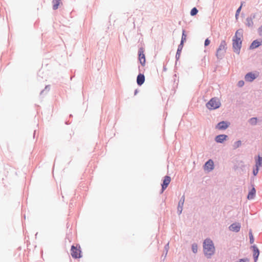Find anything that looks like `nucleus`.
I'll list each match as a JSON object with an SVG mask.
<instances>
[{"label": "nucleus", "mask_w": 262, "mask_h": 262, "mask_svg": "<svg viewBox=\"0 0 262 262\" xmlns=\"http://www.w3.org/2000/svg\"><path fill=\"white\" fill-rule=\"evenodd\" d=\"M203 250L205 255L208 257H209L211 255L213 254L215 248L211 240L206 239L204 241L203 243Z\"/></svg>", "instance_id": "f03ea898"}, {"label": "nucleus", "mask_w": 262, "mask_h": 262, "mask_svg": "<svg viewBox=\"0 0 262 262\" xmlns=\"http://www.w3.org/2000/svg\"><path fill=\"white\" fill-rule=\"evenodd\" d=\"M214 168V163L213 161L210 159L204 165V169L205 170L210 171Z\"/></svg>", "instance_id": "0eeeda50"}, {"label": "nucleus", "mask_w": 262, "mask_h": 262, "mask_svg": "<svg viewBox=\"0 0 262 262\" xmlns=\"http://www.w3.org/2000/svg\"><path fill=\"white\" fill-rule=\"evenodd\" d=\"M257 76V75H255V74L249 73L246 75L245 79L247 81L251 82L254 79H255Z\"/></svg>", "instance_id": "9d476101"}, {"label": "nucleus", "mask_w": 262, "mask_h": 262, "mask_svg": "<svg viewBox=\"0 0 262 262\" xmlns=\"http://www.w3.org/2000/svg\"><path fill=\"white\" fill-rule=\"evenodd\" d=\"M192 251L194 252V253H196L197 252V251H198V246L196 244H193L192 245Z\"/></svg>", "instance_id": "4be33fe9"}, {"label": "nucleus", "mask_w": 262, "mask_h": 262, "mask_svg": "<svg viewBox=\"0 0 262 262\" xmlns=\"http://www.w3.org/2000/svg\"><path fill=\"white\" fill-rule=\"evenodd\" d=\"M53 9L56 10L58 9V6L60 4V0H53Z\"/></svg>", "instance_id": "dca6fc26"}, {"label": "nucleus", "mask_w": 262, "mask_h": 262, "mask_svg": "<svg viewBox=\"0 0 262 262\" xmlns=\"http://www.w3.org/2000/svg\"><path fill=\"white\" fill-rule=\"evenodd\" d=\"M243 31L238 30L235 32V34L233 38V48L234 52H239L242 43Z\"/></svg>", "instance_id": "f257e3e1"}, {"label": "nucleus", "mask_w": 262, "mask_h": 262, "mask_svg": "<svg viewBox=\"0 0 262 262\" xmlns=\"http://www.w3.org/2000/svg\"><path fill=\"white\" fill-rule=\"evenodd\" d=\"M221 105V102L218 98H213L206 104L207 107L209 110H215Z\"/></svg>", "instance_id": "20e7f679"}, {"label": "nucleus", "mask_w": 262, "mask_h": 262, "mask_svg": "<svg viewBox=\"0 0 262 262\" xmlns=\"http://www.w3.org/2000/svg\"><path fill=\"white\" fill-rule=\"evenodd\" d=\"M252 248L253 249V257L254 259V262H256L259 254V250L255 246H253Z\"/></svg>", "instance_id": "f8f14e48"}, {"label": "nucleus", "mask_w": 262, "mask_h": 262, "mask_svg": "<svg viewBox=\"0 0 262 262\" xmlns=\"http://www.w3.org/2000/svg\"><path fill=\"white\" fill-rule=\"evenodd\" d=\"M81 251L74 246L71 247V255L74 258H78L81 257Z\"/></svg>", "instance_id": "39448f33"}, {"label": "nucleus", "mask_w": 262, "mask_h": 262, "mask_svg": "<svg viewBox=\"0 0 262 262\" xmlns=\"http://www.w3.org/2000/svg\"><path fill=\"white\" fill-rule=\"evenodd\" d=\"M181 51V49H180V46L179 47V48L178 49V52L177 53L179 52V51Z\"/></svg>", "instance_id": "7c9ffc66"}, {"label": "nucleus", "mask_w": 262, "mask_h": 262, "mask_svg": "<svg viewBox=\"0 0 262 262\" xmlns=\"http://www.w3.org/2000/svg\"><path fill=\"white\" fill-rule=\"evenodd\" d=\"M210 40L209 39L207 38L205 41L204 45L205 46H207L210 44Z\"/></svg>", "instance_id": "bb28decb"}, {"label": "nucleus", "mask_w": 262, "mask_h": 262, "mask_svg": "<svg viewBox=\"0 0 262 262\" xmlns=\"http://www.w3.org/2000/svg\"><path fill=\"white\" fill-rule=\"evenodd\" d=\"M198 11L196 8H193L191 9L190 14L192 16H194L196 15L198 13Z\"/></svg>", "instance_id": "aec40b11"}, {"label": "nucleus", "mask_w": 262, "mask_h": 262, "mask_svg": "<svg viewBox=\"0 0 262 262\" xmlns=\"http://www.w3.org/2000/svg\"><path fill=\"white\" fill-rule=\"evenodd\" d=\"M227 136L225 135H218L215 138L216 142L218 143H222L226 139Z\"/></svg>", "instance_id": "4468645a"}, {"label": "nucleus", "mask_w": 262, "mask_h": 262, "mask_svg": "<svg viewBox=\"0 0 262 262\" xmlns=\"http://www.w3.org/2000/svg\"><path fill=\"white\" fill-rule=\"evenodd\" d=\"M256 193V190L255 188L253 187L251 191L249 192L247 198L249 200L253 199L255 196Z\"/></svg>", "instance_id": "2eb2a0df"}, {"label": "nucleus", "mask_w": 262, "mask_h": 262, "mask_svg": "<svg viewBox=\"0 0 262 262\" xmlns=\"http://www.w3.org/2000/svg\"><path fill=\"white\" fill-rule=\"evenodd\" d=\"M244 82L243 80L239 81L238 82V86L239 87L243 86L244 85Z\"/></svg>", "instance_id": "cd10ccee"}, {"label": "nucleus", "mask_w": 262, "mask_h": 262, "mask_svg": "<svg viewBox=\"0 0 262 262\" xmlns=\"http://www.w3.org/2000/svg\"><path fill=\"white\" fill-rule=\"evenodd\" d=\"M262 166V158L259 156L258 157V159L256 160L255 167H259Z\"/></svg>", "instance_id": "a211bd4d"}, {"label": "nucleus", "mask_w": 262, "mask_h": 262, "mask_svg": "<svg viewBox=\"0 0 262 262\" xmlns=\"http://www.w3.org/2000/svg\"><path fill=\"white\" fill-rule=\"evenodd\" d=\"M139 60L142 66H144L146 62L145 56L144 54L143 48H140L139 50Z\"/></svg>", "instance_id": "423d86ee"}, {"label": "nucleus", "mask_w": 262, "mask_h": 262, "mask_svg": "<svg viewBox=\"0 0 262 262\" xmlns=\"http://www.w3.org/2000/svg\"><path fill=\"white\" fill-rule=\"evenodd\" d=\"M259 170V167H256L253 170V173L254 176H256Z\"/></svg>", "instance_id": "393cba45"}, {"label": "nucleus", "mask_w": 262, "mask_h": 262, "mask_svg": "<svg viewBox=\"0 0 262 262\" xmlns=\"http://www.w3.org/2000/svg\"><path fill=\"white\" fill-rule=\"evenodd\" d=\"M186 35L185 34V31L183 30L182 36V40H181V45H183L184 41L186 40Z\"/></svg>", "instance_id": "6ab92c4d"}, {"label": "nucleus", "mask_w": 262, "mask_h": 262, "mask_svg": "<svg viewBox=\"0 0 262 262\" xmlns=\"http://www.w3.org/2000/svg\"><path fill=\"white\" fill-rule=\"evenodd\" d=\"M229 125V123L228 122L222 121L217 124L216 128L219 129H225L228 127Z\"/></svg>", "instance_id": "9b49d317"}, {"label": "nucleus", "mask_w": 262, "mask_h": 262, "mask_svg": "<svg viewBox=\"0 0 262 262\" xmlns=\"http://www.w3.org/2000/svg\"><path fill=\"white\" fill-rule=\"evenodd\" d=\"M145 81V77L143 74H140L138 75L137 79V82L138 85H141Z\"/></svg>", "instance_id": "ddd939ff"}, {"label": "nucleus", "mask_w": 262, "mask_h": 262, "mask_svg": "<svg viewBox=\"0 0 262 262\" xmlns=\"http://www.w3.org/2000/svg\"><path fill=\"white\" fill-rule=\"evenodd\" d=\"M259 34L260 36H262V26L258 29Z\"/></svg>", "instance_id": "c756f323"}, {"label": "nucleus", "mask_w": 262, "mask_h": 262, "mask_svg": "<svg viewBox=\"0 0 262 262\" xmlns=\"http://www.w3.org/2000/svg\"><path fill=\"white\" fill-rule=\"evenodd\" d=\"M249 237L250 243L253 244L254 243V237L251 230L249 232Z\"/></svg>", "instance_id": "412c9836"}, {"label": "nucleus", "mask_w": 262, "mask_h": 262, "mask_svg": "<svg viewBox=\"0 0 262 262\" xmlns=\"http://www.w3.org/2000/svg\"><path fill=\"white\" fill-rule=\"evenodd\" d=\"M242 6V5L236 10V14H235V17L236 18H237V16L241 10Z\"/></svg>", "instance_id": "a878e982"}, {"label": "nucleus", "mask_w": 262, "mask_h": 262, "mask_svg": "<svg viewBox=\"0 0 262 262\" xmlns=\"http://www.w3.org/2000/svg\"><path fill=\"white\" fill-rule=\"evenodd\" d=\"M241 228V225L239 223H233L229 226L230 230L234 232H238Z\"/></svg>", "instance_id": "1a4fd4ad"}, {"label": "nucleus", "mask_w": 262, "mask_h": 262, "mask_svg": "<svg viewBox=\"0 0 262 262\" xmlns=\"http://www.w3.org/2000/svg\"><path fill=\"white\" fill-rule=\"evenodd\" d=\"M261 45L260 42L257 40H254L252 42L250 46L251 49H254L259 47Z\"/></svg>", "instance_id": "f3484780"}, {"label": "nucleus", "mask_w": 262, "mask_h": 262, "mask_svg": "<svg viewBox=\"0 0 262 262\" xmlns=\"http://www.w3.org/2000/svg\"><path fill=\"white\" fill-rule=\"evenodd\" d=\"M250 123L252 125L255 124L256 123V118H252L250 119Z\"/></svg>", "instance_id": "5701e85b"}, {"label": "nucleus", "mask_w": 262, "mask_h": 262, "mask_svg": "<svg viewBox=\"0 0 262 262\" xmlns=\"http://www.w3.org/2000/svg\"><path fill=\"white\" fill-rule=\"evenodd\" d=\"M248 259L247 258L245 259H241L238 262H248Z\"/></svg>", "instance_id": "c85d7f7f"}, {"label": "nucleus", "mask_w": 262, "mask_h": 262, "mask_svg": "<svg viewBox=\"0 0 262 262\" xmlns=\"http://www.w3.org/2000/svg\"><path fill=\"white\" fill-rule=\"evenodd\" d=\"M227 49V43L225 40H222L216 51V56L218 58H221L225 53Z\"/></svg>", "instance_id": "7ed1b4c3"}, {"label": "nucleus", "mask_w": 262, "mask_h": 262, "mask_svg": "<svg viewBox=\"0 0 262 262\" xmlns=\"http://www.w3.org/2000/svg\"><path fill=\"white\" fill-rule=\"evenodd\" d=\"M170 181H171V178H170V177H169V176H165L164 177V180H163V184L162 185V192L164 191V190H165L167 188V187L168 186V185L170 183Z\"/></svg>", "instance_id": "6e6552de"}, {"label": "nucleus", "mask_w": 262, "mask_h": 262, "mask_svg": "<svg viewBox=\"0 0 262 262\" xmlns=\"http://www.w3.org/2000/svg\"><path fill=\"white\" fill-rule=\"evenodd\" d=\"M241 145V141H238L234 143V148H237Z\"/></svg>", "instance_id": "b1692460"}]
</instances>
